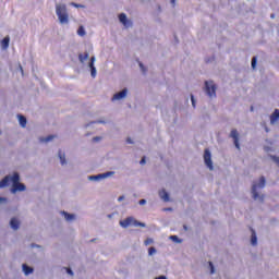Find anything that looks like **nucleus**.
Instances as JSON below:
<instances>
[{
  "mask_svg": "<svg viewBox=\"0 0 279 279\" xmlns=\"http://www.w3.org/2000/svg\"><path fill=\"white\" fill-rule=\"evenodd\" d=\"M267 185V179L265 175H262L258 181H253L251 186V195L254 202H259L260 204H265V194H259L258 189H265Z\"/></svg>",
  "mask_w": 279,
  "mask_h": 279,
  "instance_id": "1",
  "label": "nucleus"
},
{
  "mask_svg": "<svg viewBox=\"0 0 279 279\" xmlns=\"http://www.w3.org/2000/svg\"><path fill=\"white\" fill-rule=\"evenodd\" d=\"M119 223L121 228H130V226H134V228H147L145 222L136 220L133 216H129L124 220H120Z\"/></svg>",
  "mask_w": 279,
  "mask_h": 279,
  "instance_id": "2",
  "label": "nucleus"
},
{
  "mask_svg": "<svg viewBox=\"0 0 279 279\" xmlns=\"http://www.w3.org/2000/svg\"><path fill=\"white\" fill-rule=\"evenodd\" d=\"M204 92L209 99H217V84H215V81H205Z\"/></svg>",
  "mask_w": 279,
  "mask_h": 279,
  "instance_id": "3",
  "label": "nucleus"
},
{
  "mask_svg": "<svg viewBox=\"0 0 279 279\" xmlns=\"http://www.w3.org/2000/svg\"><path fill=\"white\" fill-rule=\"evenodd\" d=\"M56 14L62 25L69 23V12L66 11V4H57Z\"/></svg>",
  "mask_w": 279,
  "mask_h": 279,
  "instance_id": "4",
  "label": "nucleus"
},
{
  "mask_svg": "<svg viewBox=\"0 0 279 279\" xmlns=\"http://www.w3.org/2000/svg\"><path fill=\"white\" fill-rule=\"evenodd\" d=\"M20 180L21 177L19 175V173H14L12 177H5L3 180L0 181V189H5V186H8L10 182H12V184H19Z\"/></svg>",
  "mask_w": 279,
  "mask_h": 279,
  "instance_id": "5",
  "label": "nucleus"
},
{
  "mask_svg": "<svg viewBox=\"0 0 279 279\" xmlns=\"http://www.w3.org/2000/svg\"><path fill=\"white\" fill-rule=\"evenodd\" d=\"M204 162L207 168H209V171H213L215 169V166H213V155L210 154V149L206 148L204 150Z\"/></svg>",
  "mask_w": 279,
  "mask_h": 279,
  "instance_id": "6",
  "label": "nucleus"
},
{
  "mask_svg": "<svg viewBox=\"0 0 279 279\" xmlns=\"http://www.w3.org/2000/svg\"><path fill=\"white\" fill-rule=\"evenodd\" d=\"M128 97V88H123L122 90L116 93L113 97L111 98L112 101H119L121 99H125Z\"/></svg>",
  "mask_w": 279,
  "mask_h": 279,
  "instance_id": "7",
  "label": "nucleus"
},
{
  "mask_svg": "<svg viewBox=\"0 0 279 279\" xmlns=\"http://www.w3.org/2000/svg\"><path fill=\"white\" fill-rule=\"evenodd\" d=\"M230 138H233V145L238 149H241V144H239V131H236V129L231 130Z\"/></svg>",
  "mask_w": 279,
  "mask_h": 279,
  "instance_id": "8",
  "label": "nucleus"
},
{
  "mask_svg": "<svg viewBox=\"0 0 279 279\" xmlns=\"http://www.w3.org/2000/svg\"><path fill=\"white\" fill-rule=\"evenodd\" d=\"M251 230V245H253V247H256V245H258V238L256 236V230H254L253 228H250Z\"/></svg>",
  "mask_w": 279,
  "mask_h": 279,
  "instance_id": "9",
  "label": "nucleus"
},
{
  "mask_svg": "<svg viewBox=\"0 0 279 279\" xmlns=\"http://www.w3.org/2000/svg\"><path fill=\"white\" fill-rule=\"evenodd\" d=\"M119 21H120V23H122V25H124V27L132 25V22L128 21V15H125V13L119 14Z\"/></svg>",
  "mask_w": 279,
  "mask_h": 279,
  "instance_id": "10",
  "label": "nucleus"
},
{
  "mask_svg": "<svg viewBox=\"0 0 279 279\" xmlns=\"http://www.w3.org/2000/svg\"><path fill=\"white\" fill-rule=\"evenodd\" d=\"M277 121H279V109H275L270 114V125H275Z\"/></svg>",
  "mask_w": 279,
  "mask_h": 279,
  "instance_id": "11",
  "label": "nucleus"
},
{
  "mask_svg": "<svg viewBox=\"0 0 279 279\" xmlns=\"http://www.w3.org/2000/svg\"><path fill=\"white\" fill-rule=\"evenodd\" d=\"M17 191H25V184L23 183H15L12 185L11 192L16 193Z\"/></svg>",
  "mask_w": 279,
  "mask_h": 279,
  "instance_id": "12",
  "label": "nucleus"
},
{
  "mask_svg": "<svg viewBox=\"0 0 279 279\" xmlns=\"http://www.w3.org/2000/svg\"><path fill=\"white\" fill-rule=\"evenodd\" d=\"M159 197H160L163 202H170L169 192H168L167 190H161V191H159Z\"/></svg>",
  "mask_w": 279,
  "mask_h": 279,
  "instance_id": "13",
  "label": "nucleus"
},
{
  "mask_svg": "<svg viewBox=\"0 0 279 279\" xmlns=\"http://www.w3.org/2000/svg\"><path fill=\"white\" fill-rule=\"evenodd\" d=\"M10 226L13 230H19V226H21V222L16 218H12L10 221Z\"/></svg>",
  "mask_w": 279,
  "mask_h": 279,
  "instance_id": "14",
  "label": "nucleus"
},
{
  "mask_svg": "<svg viewBox=\"0 0 279 279\" xmlns=\"http://www.w3.org/2000/svg\"><path fill=\"white\" fill-rule=\"evenodd\" d=\"M17 118H19L21 128H26L27 126V118H25V116H22V114H19Z\"/></svg>",
  "mask_w": 279,
  "mask_h": 279,
  "instance_id": "15",
  "label": "nucleus"
},
{
  "mask_svg": "<svg viewBox=\"0 0 279 279\" xmlns=\"http://www.w3.org/2000/svg\"><path fill=\"white\" fill-rule=\"evenodd\" d=\"M22 268L25 276H29V274H34V268L27 266L26 264H23Z\"/></svg>",
  "mask_w": 279,
  "mask_h": 279,
  "instance_id": "16",
  "label": "nucleus"
},
{
  "mask_svg": "<svg viewBox=\"0 0 279 279\" xmlns=\"http://www.w3.org/2000/svg\"><path fill=\"white\" fill-rule=\"evenodd\" d=\"M56 138V135H48L47 137H40V143H49Z\"/></svg>",
  "mask_w": 279,
  "mask_h": 279,
  "instance_id": "17",
  "label": "nucleus"
},
{
  "mask_svg": "<svg viewBox=\"0 0 279 279\" xmlns=\"http://www.w3.org/2000/svg\"><path fill=\"white\" fill-rule=\"evenodd\" d=\"M2 49H8L10 47V37H4L1 41Z\"/></svg>",
  "mask_w": 279,
  "mask_h": 279,
  "instance_id": "18",
  "label": "nucleus"
},
{
  "mask_svg": "<svg viewBox=\"0 0 279 279\" xmlns=\"http://www.w3.org/2000/svg\"><path fill=\"white\" fill-rule=\"evenodd\" d=\"M59 159L61 165H66V157L64 156V153H62V150H59Z\"/></svg>",
  "mask_w": 279,
  "mask_h": 279,
  "instance_id": "19",
  "label": "nucleus"
},
{
  "mask_svg": "<svg viewBox=\"0 0 279 279\" xmlns=\"http://www.w3.org/2000/svg\"><path fill=\"white\" fill-rule=\"evenodd\" d=\"M258 63V58L257 57H253L251 60V66L253 69V71H256V64Z\"/></svg>",
  "mask_w": 279,
  "mask_h": 279,
  "instance_id": "20",
  "label": "nucleus"
},
{
  "mask_svg": "<svg viewBox=\"0 0 279 279\" xmlns=\"http://www.w3.org/2000/svg\"><path fill=\"white\" fill-rule=\"evenodd\" d=\"M78 60L82 64H84V61L88 60V52H85L84 54H78Z\"/></svg>",
  "mask_w": 279,
  "mask_h": 279,
  "instance_id": "21",
  "label": "nucleus"
},
{
  "mask_svg": "<svg viewBox=\"0 0 279 279\" xmlns=\"http://www.w3.org/2000/svg\"><path fill=\"white\" fill-rule=\"evenodd\" d=\"M138 66L143 73V75H147V68L143 64V62L138 61Z\"/></svg>",
  "mask_w": 279,
  "mask_h": 279,
  "instance_id": "22",
  "label": "nucleus"
},
{
  "mask_svg": "<svg viewBox=\"0 0 279 279\" xmlns=\"http://www.w3.org/2000/svg\"><path fill=\"white\" fill-rule=\"evenodd\" d=\"M78 36H86V31L84 29V26H80L77 29Z\"/></svg>",
  "mask_w": 279,
  "mask_h": 279,
  "instance_id": "23",
  "label": "nucleus"
},
{
  "mask_svg": "<svg viewBox=\"0 0 279 279\" xmlns=\"http://www.w3.org/2000/svg\"><path fill=\"white\" fill-rule=\"evenodd\" d=\"M89 180H96V181H99V180H104V177L102 174H97V175H92L89 177Z\"/></svg>",
  "mask_w": 279,
  "mask_h": 279,
  "instance_id": "24",
  "label": "nucleus"
},
{
  "mask_svg": "<svg viewBox=\"0 0 279 279\" xmlns=\"http://www.w3.org/2000/svg\"><path fill=\"white\" fill-rule=\"evenodd\" d=\"M170 241H173L174 243H181L182 240H180V238H178V235H170Z\"/></svg>",
  "mask_w": 279,
  "mask_h": 279,
  "instance_id": "25",
  "label": "nucleus"
},
{
  "mask_svg": "<svg viewBox=\"0 0 279 279\" xmlns=\"http://www.w3.org/2000/svg\"><path fill=\"white\" fill-rule=\"evenodd\" d=\"M101 174H102V180H105V178H110V175H114V171H108Z\"/></svg>",
  "mask_w": 279,
  "mask_h": 279,
  "instance_id": "26",
  "label": "nucleus"
},
{
  "mask_svg": "<svg viewBox=\"0 0 279 279\" xmlns=\"http://www.w3.org/2000/svg\"><path fill=\"white\" fill-rule=\"evenodd\" d=\"M89 69H95V57H92L89 62H88Z\"/></svg>",
  "mask_w": 279,
  "mask_h": 279,
  "instance_id": "27",
  "label": "nucleus"
},
{
  "mask_svg": "<svg viewBox=\"0 0 279 279\" xmlns=\"http://www.w3.org/2000/svg\"><path fill=\"white\" fill-rule=\"evenodd\" d=\"M90 75L94 80L97 77V68H90Z\"/></svg>",
  "mask_w": 279,
  "mask_h": 279,
  "instance_id": "28",
  "label": "nucleus"
},
{
  "mask_svg": "<svg viewBox=\"0 0 279 279\" xmlns=\"http://www.w3.org/2000/svg\"><path fill=\"white\" fill-rule=\"evenodd\" d=\"M156 247H154V246H150L149 248H148V255L149 256H154V254H156Z\"/></svg>",
  "mask_w": 279,
  "mask_h": 279,
  "instance_id": "29",
  "label": "nucleus"
},
{
  "mask_svg": "<svg viewBox=\"0 0 279 279\" xmlns=\"http://www.w3.org/2000/svg\"><path fill=\"white\" fill-rule=\"evenodd\" d=\"M151 243H154V239H151V238H148V239H146V240L144 241V244H145V245H151Z\"/></svg>",
  "mask_w": 279,
  "mask_h": 279,
  "instance_id": "30",
  "label": "nucleus"
},
{
  "mask_svg": "<svg viewBox=\"0 0 279 279\" xmlns=\"http://www.w3.org/2000/svg\"><path fill=\"white\" fill-rule=\"evenodd\" d=\"M205 62H206V64H208L210 62H215V56H211L210 58H206Z\"/></svg>",
  "mask_w": 279,
  "mask_h": 279,
  "instance_id": "31",
  "label": "nucleus"
},
{
  "mask_svg": "<svg viewBox=\"0 0 279 279\" xmlns=\"http://www.w3.org/2000/svg\"><path fill=\"white\" fill-rule=\"evenodd\" d=\"M62 215H64L66 221H71V214L62 211Z\"/></svg>",
  "mask_w": 279,
  "mask_h": 279,
  "instance_id": "32",
  "label": "nucleus"
},
{
  "mask_svg": "<svg viewBox=\"0 0 279 279\" xmlns=\"http://www.w3.org/2000/svg\"><path fill=\"white\" fill-rule=\"evenodd\" d=\"M209 267H210V274H215V265L213 262H209Z\"/></svg>",
  "mask_w": 279,
  "mask_h": 279,
  "instance_id": "33",
  "label": "nucleus"
},
{
  "mask_svg": "<svg viewBox=\"0 0 279 279\" xmlns=\"http://www.w3.org/2000/svg\"><path fill=\"white\" fill-rule=\"evenodd\" d=\"M140 206H145L147 204V201L145 198H142L138 201Z\"/></svg>",
  "mask_w": 279,
  "mask_h": 279,
  "instance_id": "34",
  "label": "nucleus"
},
{
  "mask_svg": "<svg viewBox=\"0 0 279 279\" xmlns=\"http://www.w3.org/2000/svg\"><path fill=\"white\" fill-rule=\"evenodd\" d=\"M99 141H101V136L93 137V143H99Z\"/></svg>",
  "mask_w": 279,
  "mask_h": 279,
  "instance_id": "35",
  "label": "nucleus"
},
{
  "mask_svg": "<svg viewBox=\"0 0 279 279\" xmlns=\"http://www.w3.org/2000/svg\"><path fill=\"white\" fill-rule=\"evenodd\" d=\"M71 5H73L74 8H84V4H77L75 2H71Z\"/></svg>",
  "mask_w": 279,
  "mask_h": 279,
  "instance_id": "36",
  "label": "nucleus"
},
{
  "mask_svg": "<svg viewBox=\"0 0 279 279\" xmlns=\"http://www.w3.org/2000/svg\"><path fill=\"white\" fill-rule=\"evenodd\" d=\"M191 101H192L193 108H195V96L193 94H191Z\"/></svg>",
  "mask_w": 279,
  "mask_h": 279,
  "instance_id": "37",
  "label": "nucleus"
},
{
  "mask_svg": "<svg viewBox=\"0 0 279 279\" xmlns=\"http://www.w3.org/2000/svg\"><path fill=\"white\" fill-rule=\"evenodd\" d=\"M126 143H128L129 145H134V141H132V137H128V138H126Z\"/></svg>",
  "mask_w": 279,
  "mask_h": 279,
  "instance_id": "38",
  "label": "nucleus"
},
{
  "mask_svg": "<svg viewBox=\"0 0 279 279\" xmlns=\"http://www.w3.org/2000/svg\"><path fill=\"white\" fill-rule=\"evenodd\" d=\"M147 162V159L145 157H142L140 165H145Z\"/></svg>",
  "mask_w": 279,
  "mask_h": 279,
  "instance_id": "39",
  "label": "nucleus"
},
{
  "mask_svg": "<svg viewBox=\"0 0 279 279\" xmlns=\"http://www.w3.org/2000/svg\"><path fill=\"white\" fill-rule=\"evenodd\" d=\"M264 151H271V147L270 146H264Z\"/></svg>",
  "mask_w": 279,
  "mask_h": 279,
  "instance_id": "40",
  "label": "nucleus"
},
{
  "mask_svg": "<svg viewBox=\"0 0 279 279\" xmlns=\"http://www.w3.org/2000/svg\"><path fill=\"white\" fill-rule=\"evenodd\" d=\"M123 199H125L124 195H121V196L118 197V202H123Z\"/></svg>",
  "mask_w": 279,
  "mask_h": 279,
  "instance_id": "41",
  "label": "nucleus"
},
{
  "mask_svg": "<svg viewBox=\"0 0 279 279\" xmlns=\"http://www.w3.org/2000/svg\"><path fill=\"white\" fill-rule=\"evenodd\" d=\"M64 269H65L66 274L71 275V267H66Z\"/></svg>",
  "mask_w": 279,
  "mask_h": 279,
  "instance_id": "42",
  "label": "nucleus"
},
{
  "mask_svg": "<svg viewBox=\"0 0 279 279\" xmlns=\"http://www.w3.org/2000/svg\"><path fill=\"white\" fill-rule=\"evenodd\" d=\"M71 221H75V214H71Z\"/></svg>",
  "mask_w": 279,
  "mask_h": 279,
  "instance_id": "43",
  "label": "nucleus"
},
{
  "mask_svg": "<svg viewBox=\"0 0 279 279\" xmlns=\"http://www.w3.org/2000/svg\"><path fill=\"white\" fill-rule=\"evenodd\" d=\"M183 230L189 231V227L186 225H183Z\"/></svg>",
  "mask_w": 279,
  "mask_h": 279,
  "instance_id": "44",
  "label": "nucleus"
},
{
  "mask_svg": "<svg viewBox=\"0 0 279 279\" xmlns=\"http://www.w3.org/2000/svg\"><path fill=\"white\" fill-rule=\"evenodd\" d=\"M0 202H8V198L0 197Z\"/></svg>",
  "mask_w": 279,
  "mask_h": 279,
  "instance_id": "45",
  "label": "nucleus"
},
{
  "mask_svg": "<svg viewBox=\"0 0 279 279\" xmlns=\"http://www.w3.org/2000/svg\"><path fill=\"white\" fill-rule=\"evenodd\" d=\"M170 3H171L172 5H175V0H170Z\"/></svg>",
  "mask_w": 279,
  "mask_h": 279,
  "instance_id": "46",
  "label": "nucleus"
},
{
  "mask_svg": "<svg viewBox=\"0 0 279 279\" xmlns=\"http://www.w3.org/2000/svg\"><path fill=\"white\" fill-rule=\"evenodd\" d=\"M96 123H106V121L99 120V121H96Z\"/></svg>",
  "mask_w": 279,
  "mask_h": 279,
  "instance_id": "47",
  "label": "nucleus"
},
{
  "mask_svg": "<svg viewBox=\"0 0 279 279\" xmlns=\"http://www.w3.org/2000/svg\"><path fill=\"white\" fill-rule=\"evenodd\" d=\"M95 241H97V239H92L89 242L95 243Z\"/></svg>",
  "mask_w": 279,
  "mask_h": 279,
  "instance_id": "48",
  "label": "nucleus"
},
{
  "mask_svg": "<svg viewBox=\"0 0 279 279\" xmlns=\"http://www.w3.org/2000/svg\"><path fill=\"white\" fill-rule=\"evenodd\" d=\"M251 112H254V106H251Z\"/></svg>",
  "mask_w": 279,
  "mask_h": 279,
  "instance_id": "49",
  "label": "nucleus"
},
{
  "mask_svg": "<svg viewBox=\"0 0 279 279\" xmlns=\"http://www.w3.org/2000/svg\"><path fill=\"white\" fill-rule=\"evenodd\" d=\"M275 16H276L275 14H271V15H270L271 19H275Z\"/></svg>",
  "mask_w": 279,
  "mask_h": 279,
  "instance_id": "50",
  "label": "nucleus"
},
{
  "mask_svg": "<svg viewBox=\"0 0 279 279\" xmlns=\"http://www.w3.org/2000/svg\"><path fill=\"white\" fill-rule=\"evenodd\" d=\"M166 210H172V208H171V207H169V208H166Z\"/></svg>",
  "mask_w": 279,
  "mask_h": 279,
  "instance_id": "51",
  "label": "nucleus"
},
{
  "mask_svg": "<svg viewBox=\"0 0 279 279\" xmlns=\"http://www.w3.org/2000/svg\"><path fill=\"white\" fill-rule=\"evenodd\" d=\"M266 132H269V129H266Z\"/></svg>",
  "mask_w": 279,
  "mask_h": 279,
  "instance_id": "52",
  "label": "nucleus"
},
{
  "mask_svg": "<svg viewBox=\"0 0 279 279\" xmlns=\"http://www.w3.org/2000/svg\"><path fill=\"white\" fill-rule=\"evenodd\" d=\"M71 276H73V271H71Z\"/></svg>",
  "mask_w": 279,
  "mask_h": 279,
  "instance_id": "53",
  "label": "nucleus"
}]
</instances>
